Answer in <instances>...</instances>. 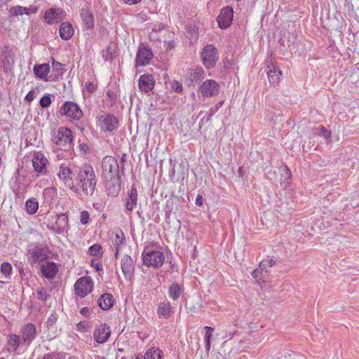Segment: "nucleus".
Instances as JSON below:
<instances>
[{"label": "nucleus", "instance_id": "29", "mask_svg": "<svg viewBox=\"0 0 359 359\" xmlns=\"http://www.w3.org/2000/svg\"><path fill=\"white\" fill-rule=\"evenodd\" d=\"M60 36L64 40L69 39L74 34V29L70 23L63 22L60 27Z\"/></svg>", "mask_w": 359, "mask_h": 359}, {"label": "nucleus", "instance_id": "41", "mask_svg": "<svg viewBox=\"0 0 359 359\" xmlns=\"http://www.w3.org/2000/svg\"><path fill=\"white\" fill-rule=\"evenodd\" d=\"M318 135L324 137L327 140L330 141L331 137V133L326 130L324 127L319 128Z\"/></svg>", "mask_w": 359, "mask_h": 359}, {"label": "nucleus", "instance_id": "57", "mask_svg": "<svg viewBox=\"0 0 359 359\" xmlns=\"http://www.w3.org/2000/svg\"><path fill=\"white\" fill-rule=\"evenodd\" d=\"M111 53H109L107 55H106V59L107 60H111Z\"/></svg>", "mask_w": 359, "mask_h": 359}, {"label": "nucleus", "instance_id": "7", "mask_svg": "<svg viewBox=\"0 0 359 359\" xmlns=\"http://www.w3.org/2000/svg\"><path fill=\"white\" fill-rule=\"evenodd\" d=\"M93 286V283L90 277L80 278L74 284L75 293L81 297H84L92 291Z\"/></svg>", "mask_w": 359, "mask_h": 359}, {"label": "nucleus", "instance_id": "13", "mask_svg": "<svg viewBox=\"0 0 359 359\" xmlns=\"http://www.w3.org/2000/svg\"><path fill=\"white\" fill-rule=\"evenodd\" d=\"M111 335V329L107 324H102L96 327L93 332L95 341L99 344L106 342Z\"/></svg>", "mask_w": 359, "mask_h": 359}, {"label": "nucleus", "instance_id": "39", "mask_svg": "<svg viewBox=\"0 0 359 359\" xmlns=\"http://www.w3.org/2000/svg\"><path fill=\"white\" fill-rule=\"evenodd\" d=\"M37 298L41 301H46L48 297L46 291L43 288H40L36 291Z\"/></svg>", "mask_w": 359, "mask_h": 359}, {"label": "nucleus", "instance_id": "20", "mask_svg": "<svg viewBox=\"0 0 359 359\" xmlns=\"http://www.w3.org/2000/svg\"><path fill=\"white\" fill-rule=\"evenodd\" d=\"M42 274L47 278H52L57 273V266L53 262H47L41 267Z\"/></svg>", "mask_w": 359, "mask_h": 359}, {"label": "nucleus", "instance_id": "50", "mask_svg": "<svg viewBox=\"0 0 359 359\" xmlns=\"http://www.w3.org/2000/svg\"><path fill=\"white\" fill-rule=\"evenodd\" d=\"M52 66L54 69H56L57 70L62 69V65L58 62H56L55 60H53L52 62Z\"/></svg>", "mask_w": 359, "mask_h": 359}, {"label": "nucleus", "instance_id": "10", "mask_svg": "<svg viewBox=\"0 0 359 359\" xmlns=\"http://www.w3.org/2000/svg\"><path fill=\"white\" fill-rule=\"evenodd\" d=\"M199 91L203 97L216 96L219 92V85L212 79H208L199 87Z\"/></svg>", "mask_w": 359, "mask_h": 359}, {"label": "nucleus", "instance_id": "42", "mask_svg": "<svg viewBox=\"0 0 359 359\" xmlns=\"http://www.w3.org/2000/svg\"><path fill=\"white\" fill-rule=\"evenodd\" d=\"M204 329L206 330V332H205V337H204V340L205 341H210L211 340V337H212V332H213V328L211 327H208V326H205L204 327Z\"/></svg>", "mask_w": 359, "mask_h": 359}, {"label": "nucleus", "instance_id": "9", "mask_svg": "<svg viewBox=\"0 0 359 359\" xmlns=\"http://www.w3.org/2000/svg\"><path fill=\"white\" fill-rule=\"evenodd\" d=\"M32 161L34 170L38 175H46L48 172V160L43 153L35 152Z\"/></svg>", "mask_w": 359, "mask_h": 359}, {"label": "nucleus", "instance_id": "48", "mask_svg": "<svg viewBox=\"0 0 359 359\" xmlns=\"http://www.w3.org/2000/svg\"><path fill=\"white\" fill-rule=\"evenodd\" d=\"M86 88L89 93H92L95 91L96 86L93 83H86Z\"/></svg>", "mask_w": 359, "mask_h": 359}, {"label": "nucleus", "instance_id": "1", "mask_svg": "<svg viewBox=\"0 0 359 359\" xmlns=\"http://www.w3.org/2000/svg\"><path fill=\"white\" fill-rule=\"evenodd\" d=\"M74 191L81 196H91L95 189L96 177L93 168L90 165L81 167L76 178Z\"/></svg>", "mask_w": 359, "mask_h": 359}, {"label": "nucleus", "instance_id": "34", "mask_svg": "<svg viewBox=\"0 0 359 359\" xmlns=\"http://www.w3.org/2000/svg\"><path fill=\"white\" fill-rule=\"evenodd\" d=\"M163 352L159 348H150L144 354V359H163Z\"/></svg>", "mask_w": 359, "mask_h": 359}, {"label": "nucleus", "instance_id": "37", "mask_svg": "<svg viewBox=\"0 0 359 359\" xmlns=\"http://www.w3.org/2000/svg\"><path fill=\"white\" fill-rule=\"evenodd\" d=\"M89 252L93 256L100 257L102 254V248L100 245L95 244L89 248Z\"/></svg>", "mask_w": 359, "mask_h": 359}, {"label": "nucleus", "instance_id": "28", "mask_svg": "<svg viewBox=\"0 0 359 359\" xmlns=\"http://www.w3.org/2000/svg\"><path fill=\"white\" fill-rule=\"evenodd\" d=\"M157 313L159 318L164 317L167 318L170 316L172 307L170 302L168 301L161 302L157 308Z\"/></svg>", "mask_w": 359, "mask_h": 359}, {"label": "nucleus", "instance_id": "35", "mask_svg": "<svg viewBox=\"0 0 359 359\" xmlns=\"http://www.w3.org/2000/svg\"><path fill=\"white\" fill-rule=\"evenodd\" d=\"M182 288L177 283H172L169 287V297L172 299L175 300L180 297L182 294Z\"/></svg>", "mask_w": 359, "mask_h": 359}, {"label": "nucleus", "instance_id": "16", "mask_svg": "<svg viewBox=\"0 0 359 359\" xmlns=\"http://www.w3.org/2000/svg\"><path fill=\"white\" fill-rule=\"evenodd\" d=\"M22 344L29 345L36 335V327L32 323H27L22 329Z\"/></svg>", "mask_w": 359, "mask_h": 359}, {"label": "nucleus", "instance_id": "33", "mask_svg": "<svg viewBox=\"0 0 359 359\" xmlns=\"http://www.w3.org/2000/svg\"><path fill=\"white\" fill-rule=\"evenodd\" d=\"M25 208L28 214L33 215L36 212L39 208V203L34 198H31L27 201Z\"/></svg>", "mask_w": 359, "mask_h": 359}, {"label": "nucleus", "instance_id": "51", "mask_svg": "<svg viewBox=\"0 0 359 359\" xmlns=\"http://www.w3.org/2000/svg\"><path fill=\"white\" fill-rule=\"evenodd\" d=\"M80 313L83 316H88L90 315V310L88 307H83L81 309Z\"/></svg>", "mask_w": 359, "mask_h": 359}, {"label": "nucleus", "instance_id": "46", "mask_svg": "<svg viewBox=\"0 0 359 359\" xmlns=\"http://www.w3.org/2000/svg\"><path fill=\"white\" fill-rule=\"evenodd\" d=\"M9 50H10V49H9L8 46H4V48L2 49V55H1V60H2L3 62H4L6 60L8 62L6 53H8Z\"/></svg>", "mask_w": 359, "mask_h": 359}, {"label": "nucleus", "instance_id": "30", "mask_svg": "<svg viewBox=\"0 0 359 359\" xmlns=\"http://www.w3.org/2000/svg\"><path fill=\"white\" fill-rule=\"evenodd\" d=\"M13 267L12 265L8 262H4L1 265L0 269V282L5 283L6 280L10 279L12 273Z\"/></svg>", "mask_w": 359, "mask_h": 359}, {"label": "nucleus", "instance_id": "47", "mask_svg": "<svg viewBox=\"0 0 359 359\" xmlns=\"http://www.w3.org/2000/svg\"><path fill=\"white\" fill-rule=\"evenodd\" d=\"M224 103V101L222 100L220 102H219L215 107H212L210 109V114L212 115L213 114H215L223 104Z\"/></svg>", "mask_w": 359, "mask_h": 359}, {"label": "nucleus", "instance_id": "26", "mask_svg": "<svg viewBox=\"0 0 359 359\" xmlns=\"http://www.w3.org/2000/svg\"><path fill=\"white\" fill-rule=\"evenodd\" d=\"M121 270L126 277L132 274L133 271V262L130 256L126 255L122 258Z\"/></svg>", "mask_w": 359, "mask_h": 359}, {"label": "nucleus", "instance_id": "55", "mask_svg": "<svg viewBox=\"0 0 359 359\" xmlns=\"http://www.w3.org/2000/svg\"><path fill=\"white\" fill-rule=\"evenodd\" d=\"M41 359H57L53 354H46Z\"/></svg>", "mask_w": 359, "mask_h": 359}, {"label": "nucleus", "instance_id": "54", "mask_svg": "<svg viewBox=\"0 0 359 359\" xmlns=\"http://www.w3.org/2000/svg\"><path fill=\"white\" fill-rule=\"evenodd\" d=\"M259 275H260V271L259 269H255L252 271V276L255 278H257L259 277Z\"/></svg>", "mask_w": 359, "mask_h": 359}, {"label": "nucleus", "instance_id": "52", "mask_svg": "<svg viewBox=\"0 0 359 359\" xmlns=\"http://www.w3.org/2000/svg\"><path fill=\"white\" fill-rule=\"evenodd\" d=\"M127 5H135L140 3L142 0H123Z\"/></svg>", "mask_w": 359, "mask_h": 359}, {"label": "nucleus", "instance_id": "18", "mask_svg": "<svg viewBox=\"0 0 359 359\" xmlns=\"http://www.w3.org/2000/svg\"><path fill=\"white\" fill-rule=\"evenodd\" d=\"M105 180V187L107 194L111 196H116L118 194L121 190V180L120 177L113 178Z\"/></svg>", "mask_w": 359, "mask_h": 359}, {"label": "nucleus", "instance_id": "25", "mask_svg": "<svg viewBox=\"0 0 359 359\" xmlns=\"http://www.w3.org/2000/svg\"><path fill=\"white\" fill-rule=\"evenodd\" d=\"M20 344V337L14 334L7 336L6 349L8 352H15Z\"/></svg>", "mask_w": 359, "mask_h": 359}, {"label": "nucleus", "instance_id": "53", "mask_svg": "<svg viewBox=\"0 0 359 359\" xmlns=\"http://www.w3.org/2000/svg\"><path fill=\"white\" fill-rule=\"evenodd\" d=\"M34 93L32 91H29L27 94V95L25 97V100L29 101V102H31V101H32L34 100Z\"/></svg>", "mask_w": 359, "mask_h": 359}, {"label": "nucleus", "instance_id": "8", "mask_svg": "<svg viewBox=\"0 0 359 359\" xmlns=\"http://www.w3.org/2000/svg\"><path fill=\"white\" fill-rule=\"evenodd\" d=\"M97 122L101 130L104 132H112L118 126L116 117L111 114L101 115L98 117Z\"/></svg>", "mask_w": 359, "mask_h": 359}, {"label": "nucleus", "instance_id": "40", "mask_svg": "<svg viewBox=\"0 0 359 359\" xmlns=\"http://www.w3.org/2000/svg\"><path fill=\"white\" fill-rule=\"evenodd\" d=\"M51 103V100L49 95H45L41 98L40 105L41 107H48Z\"/></svg>", "mask_w": 359, "mask_h": 359}, {"label": "nucleus", "instance_id": "3", "mask_svg": "<svg viewBox=\"0 0 359 359\" xmlns=\"http://www.w3.org/2000/svg\"><path fill=\"white\" fill-rule=\"evenodd\" d=\"M72 132L66 127L60 128L54 138V142L57 149L63 151H69L72 149Z\"/></svg>", "mask_w": 359, "mask_h": 359}, {"label": "nucleus", "instance_id": "59", "mask_svg": "<svg viewBox=\"0 0 359 359\" xmlns=\"http://www.w3.org/2000/svg\"><path fill=\"white\" fill-rule=\"evenodd\" d=\"M69 359H75L74 358H69Z\"/></svg>", "mask_w": 359, "mask_h": 359}, {"label": "nucleus", "instance_id": "58", "mask_svg": "<svg viewBox=\"0 0 359 359\" xmlns=\"http://www.w3.org/2000/svg\"><path fill=\"white\" fill-rule=\"evenodd\" d=\"M0 359H6V358H4V357H1V358H0Z\"/></svg>", "mask_w": 359, "mask_h": 359}, {"label": "nucleus", "instance_id": "56", "mask_svg": "<svg viewBox=\"0 0 359 359\" xmlns=\"http://www.w3.org/2000/svg\"><path fill=\"white\" fill-rule=\"evenodd\" d=\"M210 348V341H205V350L206 351H209Z\"/></svg>", "mask_w": 359, "mask_h": 359}, {"label": "nucleus", "instance_id": "31", "mask_svg": "<svg viewBox=\"0 0 359 359\" xmlns=\"http://www.w3.org/2000/svg\"><path fill=\"white\" fill-rule=\"evenodd\" d=\"M81 17L87 29H91L94 26V19L89 10L83 8L81 13Z\"/></svg>", "mask_w": 359, "mask_h": 359}, {"label": "nucleus", "instance_id": "19", "mask_svg": "<svg viewBox=\"0 0 359 359\" xmlns=\"http://www.w3.org/2000/svg\"><path fill=\"white\" fill-rule=\"evenodd\" d=\"M154 86V78L151 75L144 74L139 79V88L141 91L147 93Z\"/></svg>", "mask_w": 359, "mask_h": 359}, {"label": "nucleus", "instance_id": "22", "mask_svg": "<svg viewBox=\"0 0 359 359\" xmlns=\"http://www.w3.org/2000/svg\"><path fill=\"white\" fill-rule=\"evenodd\" d=\"M137 203V191L136 188L132 187L129 194L128 198L126 202V209L130 213L134 210Z\"/></svg>", "mask_w": 359, "mask_h": 359}, {"label": "nucleus", "instance_id": "23", "mask_svg": "<svg viewBox=\"0 0 359 359\" xmlns=\"http://www.w3.org/2000/svg\"><path fill=\"white\" fill-rule=\"evenodd\" d=\"M33 72L38 78L48 81L47 76L50 72V66L48 64L36 65Z\"/></svg>", "mask_w": 359, "mask_h": 359}, {"label": "nucleus", "instance_id": "4", "mask_svg": "<svg viewBox=\"0 0 359 359\" xmlns=\"http://www.w3.org/2000/svg\"><path fill=\"white\" fill-rule=\"evenodd\" d=\"M219 59L217 49L212 45L205 46L201 52L203 64L208 69H211L216 65Z\"/></svg>", "mask_w": 359, "mask_h": 359}, {"label": "nucleus", "instance_id": "45", "mask_svg": "<svg viewBox=\"0 0 359 359\" xmlns=\"http://www.w3.org/2000/svg\"><path fill=\"white\" fill-rule=\"evenodd\" d=\"M11 14L15 15L18 14H22L23 13V8L22 7H13L10 10Z\"/></svg>", "mask_w": 359, "mask_h": 359}, {"label": "nucleus", "instance_id": "44", "mask_svg": "<svg viewBox=\"0 0 359 359\" xmlns=\"http://www.w3.org/2000/svg\"><path fill=\"white\" fill-rule=\"evenodd\" d=\"M116 239L115 241L116 244L117 245L122 244L123 242V240L125 239L123 233L121 231H120L119 233H116Z\"/></svg>", "mask_w": 359, "mask_h": 359}, {"label": "nucleus", "instance_id": "36", "mask_svg": "<svg viewBox=\"0 0 359 359\" xmlns=\"http://www.w3.org/2000/svg\"><path fill=\"white\" fill-rule=\"evenodd\" d=\"M291 176L292 175L290 169L287 166H285L283 172L281 174V177H284V180H282L281 181V184L284 185L285 189H286L290 184Z\"/></svg>", "mask_w": 359, "mask_h": 359}, {"label": "nucleus", "instance_id": "14", "mask_svg": "<svg viewBox=\"0 0 359 359\" xmlns=\"http://www.w3.org/2000/svg\"><path fill=\"white\" fill-rule=\"evenodd\" d=\"M65 13L61 8H50L45 13L44 18L48 24L57 23L63 20Z\"/></svg>", "mask_w": 359, "mask_h": 359}, {"label": "nucleus", "instance_id": "24", "mask_svg": "<svg viewBox=\"0 0 359 359\" xmlns=\"http://www.w3.org/2000/svg\"><path fill=\"white\" fill-rule=\"evenodd\" d=\"M29 262L32 264L39 263L46 258V255L43 249L36 248L30 250Z\"/></svg>", "mask_w": 359, "mask_h": 359}, {"label": "nucleus", "instance_id": "17", "mask_svg": "<svg viewBox=\"0 0 359 359\" xmlns=\"http://www.w3.org/2000/svg\"><path fill=\"white\" fill-rule=\"evenodd\" d=\"M268 69L267 75L271 84H276L282 76V71L278 67L274 65L272 60H267Z\"/></svg>", "mask_w": 359, "mask_h": 359}, {"label": "nucleus", "instance_id": "15", "mask_svg": "<svg viewBox=\"0 0 359 359\" xmlns=\"http://www.w3.org/2000/svg\"><path fill=\"white\" fill-rule=\"evenodd\" d=\"M152 57L153 53L150 49L147 48H139L135 59L136 66L147 65Z\"/></svg>", "mask_w": 359, "mask_h": 359}, {"label": "nucleus", "instance_id": "6", "mask_svg": "<svg viewBox=\"0 0 359 359\" xmlns=\"http://www.w3.org/2000/svg\"><path fill=\"white\" fill-rule=\"evenodd\" d=\"M164 260V255L160 251L151 250L143 253L144 264L148 266L158 268L162 266Z\"/></svg>", "mask_w": 359, "mask_h": 359}, {"label": "nucleus", "instance_id": "21", "mask_svg": "<svg viewBox=\"0 0 359 359\" xmlns=\"http://www.w3.org/2000/svg\"><path fill=\"white\" fill-rule=\"evenodd\" d=\"M55 223L53 224L52 229L57 233H60L64 231L67 225L68 219L65 214L55 216Z\"/></svg>", "mask_w": 359, "mask_h": 359}, {"label": "nucleus", "instance_id": "2", "mask_svg": "<svg viewBox=\"0 0 359 359\" xmlns=\"http://www.w3.org/2000/svg\"><path fill=\"white\" fill-rule=\"evenodd\" d=\"M102 172L104 180L118 178L119 166L117 160L111 156H107L102 161Z\"/></svg>", "mask_w": 359, "mask_h": 359}, {"label": "nucleus", "instance_id": "5", "mask_svg": "<svg viewBox=\"0 0 359 359\" xmlns=\"http://www.w3.org/2000/svg\"><path fill=\"white\" fill-rule=\"evenodd\" d=\"M57 175L60 180L63 182L66 187H69L72 191L74 190L75 184L74 183L73 177H74V173L70 166V164H61Z\"/></svg>", "mask_w": 359, "mask_h": 359}, {"label": "nucleus", "instance_id": "27", "mask_svg": "<svg viewBox=\"0 0 359 359\" xmlns=\"http://www.w3.org/2000/svg\"><path fill=\"white\" fill-rule=\"evenodd\" d=\"M114 297L111 294L105 293L97 300L100 308L102 310H109L114 304Z\"/></svg>", "mask_w": 359, "mask_h": 359}, {"label": "nucleus", "instance_id": "11", "mask_svg": "<svg viewBox=\"0 0 359 359\" xmlns=\"http://www.w3.org/2000/svg\"><path fill=\"white\" fill-rule=\"evenodd\" d=\"M61 114L79 120L83 116V112L74 102H66L62 107Z\"/></svg>", "mask_w": 359, "mask_h": 359}, {"label": "nucleus", "instance_id": "49", "mask_svg": "<svg viewBox=\"0 0 359 359\" xmlns=\"http://www.w3.org/2000/svg\"><path fill=\"white\" fill-rule=\"evenodd\" d=\"M196 204L201 207L203 204V198L201 195H198L196 199Z\"/></svg>", "mask_w": 359, "mask_h": 359}, {"label": "nucleus", "instance_id": "38", "mask_svg": "<svg viewBox=\"0 0 359 359\" xmlns=\"http://www.w3.org/2000/svg\"><path fill=\"white\" fill-rule=\"evenodd\" d=\"M276 264V261L270 259H265L262 260L259 264V268H261L262 270H267L268 268H271Z\"/></svg>", "mask_w": 359, "mask_h": 359}, {"label": "nucleus", "instance_id": "32", "mask_svg": "<svg viewBox=\"0 0 359 359\" xmlns=\"http://www.w3.org/2000/svg\"><path fill=\"white\" fill-rule=\"evenodd\" d=\"M205 76V72L202 67H196L191 69L190 72L189 79L192 84L196 83L199 79H203Z\"/></svg>", "mask_w": 359, "mask_h": 359}, {"label": "nucleus", "instance_id": "12", "mask_svg": "<svg viewBox=\"0 0 359 359\" xmlns=\"http://www.w3.org/2000/svg\"><path fill=\"white\" fill-rule=\"evenodd\" d=\"M233 11L231 7L226 6L222 9L217 17L219 27L222 29L228 27L233 20Z\"/></svg>", "mask_w": 359, "mask_h": 359}, {"label": "nucleus", "instance_id": "43", "mask_svg": "<svg viewBox=\"0 0 359 359\" xmlns=\"http://www.w3.org/2000/svg\"><path fill=\"white\" fill-rule=\"evenodd\" d=\"M80 222L83 224H86L89 222V213L84 210L81 212Z\"/></svg>", "mask_w": 359, "mask_h": 359}]
</instances>
